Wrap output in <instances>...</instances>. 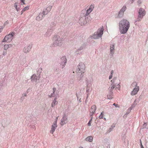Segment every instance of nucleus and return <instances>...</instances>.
Here are the masks:
<instances>
[{
  "label": "nucleus",
  "mask_w": 148,
  "mask_h": 148,
  "mask_svg": "<svg viewBox=\"0 0 148 148\" xmlns=\"http://www.w3.org/2000/svg\"><path fill=\"white\" fill-rule=\"evenodd\" d=\"M119 80L117 79L116 77H114V78L111 80L112 84L108 89L110 92L107 96L108 99H110L113 98V92L112 91L115 87L119 84V83L117 82Z\"/></svg>",
  "instance_id": "1"
},
{
  "label": "nucleus",
  "mask_w": 148,
  "mask_h": 148,
  "mask_svg": "<svg viewBox=\"0 0 148 148\" xmlns=\"http://www.w3.org/2000/svg\"><path fill=\"white\" fill-rule=\"evenodd\" d=\"M119 26L120 32L124 34L126 33L130 27V24L127 20L123 19L120 21Z\"/></svg>",
  "instance_id": "2"
},
{
  "label": "nucleus",
  "mask_w": 148,
  "mask_h": 148,
  "mask_svg": "<svg viewBox=\"0 0 148 148\" xmlns=\"http://www.w3.org/2000/svg\"><path fill=\"white\" fill-rule=\"evenodd\" d=\"M76 73H77L82 74L85 72V65L83 62L79 63L77 65L76 70Z\"/></svg>",
  "instance_id": "3"
},
{
  "label": "nucleus",
  "mask_w": 148,
  "mask_h": 148,
  "mask_svg": "<svg viewBox=\"0 0 148 148\" xmlns=\"http://www.w3.org/2000/svg\"><path fill=\"white\" fill-rule=\"evenodd\" d=\"M62 39L58 36H55L53 38V45L54 47L60 46L61 45Z\"/></svg>",
  "instance_id": "4"
},
{
  "label": "nucleus",
  "mask_w": 148,
  "mask_h": 148,
  "mask_svg": "<svg viewBox=\"0 0 148 148\" xmlns=\"http://www.w3.org/2000/svg\"><path fill=\"white\" fill-rule=\"evenodd\" d=\"M102 35V28L99 29L96 32H95L92 35L90 36L89 39H99L101 38Z\"/></svg>",
  "instance_id": "5"
},
{
  "label": "nucleus",
  "mask_w": 148,
  "mask_h": 148,
  "mask_svg": "<svg viewBox=\"0 0 148 148\" xmlns=\"http://www.w3.org/2000/svg\"><path fill=\"white\" fill-rule=\"evenodd\" d=\"M15 35L14 32H12L11 34L6 35L3 40V42H10L13 39V37Z\"/></svg>",
  "instance_id": "6"
},
{
  "label": "nucleus",
  "mask_w": 148,
  "mask_h": 148,
  "mask_svg": "<svg viewBox=\"0 0 148 148\" xmlns=\"http://www.w3.org/2000/svg\"><path fill=\"white\" fill-rule=\"evenodd\" d=\"M145 14V10L142 8H140L138 12V17L136 21H140Z\"/></svg>",
  "instance_id": "7"
},
{
  "label": "nucleus",
  "mask_w": 148,
  "mask_h": 148,
  "mask_svg": "<svg viewBox=\"0 0 148 148\" xmlns=\"http://www.w3.org/2000/svg\"><path fill=\"white\" fill-rule=\"evenodd\" d=\"M68 122L67 117L66 114H64L61 120L60 124L62 126L66 124Z\"/></svg>",
  "instance_id": "8"
},
{
  "label": "nucleus",
  "mask_w": 148,
  "mask_h": 148,
  "mask_svg": "<svg viewBox=\"0 0 148 148\" xmlns=\"http://www.w3.org/2000/svg\"><path fill=\"white\" fill-rule=\"evenodd\" d=\"M61 61L60 64L62 68H63L66 63L67 59L66 56L62 57L61 59Z\"/></svg>",
  "instance_id": "9"
},
{
  "label": "nucleus",
  "mask_w": 148,
  "mask_h": 148,
  "mask_svg": "<svg viewBox=\"0 0 148 148\" xmlns=\"http://www.w3.org/2000/svg\"><path fill=\"white\" fill-rule=\"evenodd\" d=\"M48 12L47 10L46 11L45 9H44L42 13H40L38 16L36 17V19L38 21H39L41 19L43 16V15H46L48 13Z\"/></svg>",
  "instance_id": "10"
},
{
  "label": "nucleus",
  "mask_w": 148,
  "mask_h": 148,
  "mask_svg": "<svg viewBox=\"0 0 148 148\" xmlns=\"http://www.w3.org/2000/svg\"><path fill=\"white\" fill-rule=\"evenodd\" d=\"M32 47V45H29L25 47L23 49V52L25 53H29Z\"/></svg>",
  "instance_id": "11"
},
{
  "label": "nucleus",
  "mask_w": 148,
  "mask_h": 148,
  "mask_svg": "<svg viewBox=\"0 0 148 148\" xmlns=\"http://www.w3.org/2000/svg\"><path fill=\"white\" fill-rule=\"evenodd\" d=\"M139 87H136L134 88L133 90L131 92V95L133 96L136 95L139 91Z\"/></svg>",
  "instance_id": "12"
},
{
  "label": "nucleus",
  "mask_w": 148,
  "mask_h": 148,
  "mask_svg": "<svg viewBox=\"0 0 148 148\" xmlns=\"http://www.w3.org/2000/svg\"><path fill=\"white\" fill-rule=\"evenodd\" d=\"M96 109V107L95 105H92L90 109V116H92L93 114H94L95 111Z\"/></svg>",
  "instance_id": "13"
},
{
  "label": "nucleus",
  "mask_w": 148,
  "mask_h": 148,
  "mask_svg": "<svg viewBox=\"0 0 148 148\" xmlns=\"http://www.w3.org/2000/svg\"><path fill=\"white\" fill-rule=\"evenodd\" d=\"M39 78L38 75H33L31 77L32 80L33 82H36L37 80Z\"/></svg>",
  "instance_id": "14"
},
{
  "label": "nucleus",
  "mask_w": 148,
  "mask_h": 148,
  "mask_svg": "<svg viewBox=\"0 0 148 148\" xmlns=\"http://www.w3.org/2000/svg\"><path fill=\"white\" fill-rule=\"evenodd\" d=\"M126 9V7L125 6H123L122 8V9L120 10L119 14V17L122 16L124 12L125 11Z\"/></svg>",
  "instance_id": "15"
},
{
  "label": "nucleus",
  "mask_w": 148,
  "mask_h": 148,
  "mask_svg": "<svg viewBox=\"0 0 148 148\" xmlns=\"http://www.w3.org/2000/svg\"><path fill=\"white\" fill-rule=\"evenodd\" d=\"M114 44L111 45L110 46V53L112 55L114 53Z\"/></svg>",
  "instance_id": "16"
},
{
  "label": "nucleus",
  "mask_w": 148,
  "mask_h": 148,
  "mask_svg": "<svg viewBox=\"0 0 148 148\" xmlns=\"http://www.w3.org/2000/svg\"><path fill=\"white\" fill-rule=\"evenodd\" d=\"M85 18H84L83 17H81L79 19V24H80L82 25H84L85 23L84 19Z\"/></svg>",
  "instance_id": "17"
},
{
  "label": "nucleus",
  "mask_w": 148,
  "mask_h": 148,
  "mask_svg": "<svg viewBox=\"0 0 148 148\" xmlns=\"http://www.w3.org/2000/svg\"><path fill=\"white\" fill-rule=\"evenodd\" d=\"M92 139L93 138L91 136H88L85 139V140L86 141H89L90 142H92Z\"/></svg>",
  "instance_id": "18"
},
{
  "label": "nucleus",
  "mask_w": 148,
  "mask_h": 148,
  "mask_svg": "<svg viewBox=\"0 0 148 148\" xmlns=\"http://www.w3.org/2000/svg\"><path fill=\"white\" fill-rule=\"evenodd\" d=\"M90 87V85L89 84H87V88H86V92L88 93L87 96L86 97V99L88 98V95H89V88Z\"/></svg>",
  "instance_id": "19"
},
{
  "label": "nucleus",
  "mask_w": 148,
  "mask_h": 148,
  "mask_svg": "<svg viewBox=\"0 0 148 148\" xmlns=\"http://www.w3.org/2000/svg\"><path fill=\"white\" fill-rule=\"evenodd\" d=\"M136 87H139L137 86V83L136 82H134L132 84L131 86V88H135Z\"/></svg>",
  "instance_id": "20"
},
{
  "label": "nucleus",
  "mask_w": 148,
  "mask_h": 148,
  "mask_svg": "<svg viewBox=\"0 0 148 148\" xmlns=\"http://www.w3.org/2000/svg\"><path fill=\"white\" fill-rule=\"evenodd\" d=\"M51 30H47L45 34V36L46 37L49 36L51 34Z\"/></svg>",
  "instance_id": "21"
},
{
  "label": "nucleus",
  "mask_w": 148,
  "mask_h": 148,
  "mask_svg": "<svg viewBox=\"0 0 148 148\" xmlns=\"http://www.w3.org/2000/svg\"><path fill=\"white\" fill-rule=\"evenodd\" d=\"M56 127L54 126L53 125H52L51 126V130L50 131V133L53 134L55 131Z\"/></svg>",
  "instance_id": "22"
},
{
  "label": "nucleus",
  "mask_w": 148,
  "mask_h": 148,
  "mask_svg": "<svg viewBox=\"0 0 148 148\" xmlns=\"http://www.w3.org/2000/svg\"><path fill=\"white\" fill-rule=\"evenodd\" d=\"M94 8V5L93 4H92L90 6L89 8L88 9L91 12L92 10H93Z\"/></svg>",
  "instance_id": "23"
},
{
  "label": "nucleus",
  "mask_w": 148,
  "mask_h": 148,
  "mask_svg": "<svg viewBox=\"0 0 148 148\" xmlns=\"http://www.w3.org/2000/svg\"><path fill=\"white\" fill-rule=\"evenodd\" d=\"M56 97L54 99V100L51 103V107H53L55 106V104H56Z\"/></svg>",
  "instance_id": "24"
},
{
  "label": "nucleus",
  "mask_w": 148,
  "mask_h": 148,
  "mask_svg": "<svg viewBox=\"0 0 148 148\" xmlns=\"http://www.w3.org/2000/svg\"><path fill=\"white\" fill-rule=\"evenodd\" d=\"M27 96V94L26 93H25L23 94L22 95V97L20 99L22 101H23V100L25 99V97Z\"/></svg>",
  "instance_id": "25"
},
{
  "label": "nucleus",
  "mask_w": 148,
  "mask_h": 148,
  "mask_svg": "<svg viewBox=\"0 0 148 148\" xmlns=\"http://www.w3.org/2000/svg\"><path fill=\"white\" fill-rule=\"evenodd\" d=\"M26 62V58L25 57H24L21 60V64H23L25 63Z\"/></svg>",
  "instance_id": "26"
},
{
  "label": "nucleus",
  "mask_w": 148,
  "mask_h": 148,
  "mask_svg": "<svg viewBox=\"0 0 148 148\" xmlns=\"http://www.w3.org/2000/svg\"><path fill=\"white\" fill-rule=\"evenodd\" d=\"M56 90V88H53V92L52 93H51V95L50 96V97H52L54 96L55 92Z\"/></svg>",
  "instance_id": "27"
},
{
  "label": "nucleus",
  "mask_w": 148,
  "mask_h": 148,
  "mask_svg": "<svg viewBox=\"0 0 148 148\" xmlns=\"http://www.w3.org/2000/svg\"><path fill=\"white\" fill-rule=\"evenodd\" d=\"M52 8V6H49L47 7L46 9H45V10L46 11L47 10L48 12H49L51 10V9Z\"/></svg>",
  "instance_id": "28"
},
{
  "label": "nucleus",
  "mask_w": 148,
  "mask_h": 148,
  "mask_svg": "<svg viewBox=\"0 0 148 148\" xmlns=\"http://www.w3.org/2000/svg\"><path fill=\"white\" fill-rule=\"evenodd\" d=\"M91 12L89 10H87L86 11V14L84 15V16L85 17L87 16Z\"/></svg>",
  "instance_id": "29"
},
{
  "label": "nucleus",
  "mask_w": 148,
  "mask_h": 148,
  "mask_svg": "<svg viewBox=\"0 0 148 148\" xmlns=\"http://www.w3.org/2000/svg\"><path fill=\"white\" fill-rule=\"evenodd\" d=\"M29 6H27L25 7L23 9V10L25 11L27 10H28L29 8Z\"/></svg>",
  "instance_id": "30"
},
{
  "label": "nucleus",
  "mask_w": 148,
  "mask_h": 148,
  "mask_svg": "<svg viewBox=\"0 0 148 148\" xmlns=\"http://www.w3.org/2000/svg\"><path fill=\"white\" fill-rule=\"evenodd\" d=\"M8 48V45H5L4 46V49L5 50H6Z\"/></svg>",
  "instance_id": "31"
},
{
  "label": "nucleus",
  "mask_w": 148,
  "mask_h": 148,
  "mask_svg": "<svg viewBox=\"0 0 148 148\" xmlns=\"http://www.w3.org/2000/svg\"><path fill=\"white\" fill-rule=\"evenodd\" d=\"M8 23H9L8 21H7L5 22V23H4V24H3V26L4 27L5 25L8 24Z\"/></svg>",
  "instance_id": "32"
},
{
  "label": "nucleus",
  "mask_w": 148,
  "mask_h": 148,
  "mask_svg": "<svg viewBox=\"0 0 148 148\" xmlns=\"http://www.w3.org/2000/svg\"><path fill=\"white\" fill-rule=\"evenodd\" d=\"M7 54V51L6 50H5V51H4L3 53V56H5Z\"/></svg>",
  "instance_id": "33"
},
{
  "label": "nucleus",
  "mask_w": 148,
  "mask_h": 148,
  "mask_svg": "<svg viewBox=\"0 0 148 148\" xmlns=\"http://www.w3.org/2000/svg\"><path fill=\"white\" fill-rule=\"evenodd\" d=\"M4 28V27H3L2 26H0V33L2 32V30Z\"/></svg>",
  "instance_id": "34"
},
{
  "label": "nucleus",
  "mask_w": 148,
  "mask_h": 148,
  "mask_svg": "<svg viewBox=\"0 0 148 148\" xmlns=\"http://www.w3.org/2000/svg\"><path fill=\"white\" fill-rule=\"evenodd\" d=\"M53 125L54 126L57 127V122L56 121H55L53 122V125Z\"/></svg>",
  "instance_id": "35"
},
{
  "label": "nucleus",
  "mask_w": 148,
  "mask_h": 148,
  "mask_svg": "<svg viewBox=\"0 0 148 148\" xmlns=\"http://www.w3.org/2000/svg\"><path fill=\"white\" fill-rule=\"evenodd\" d=\"M113 105L115 106L116 107H119V106L117 104H116L115 103H114Z\"/></svg>",
  "instance_id": "36"
},
{
  "label": "nucleus",
  "mask_w": 148,
  "mask_h": 148,
  "mask_svg": "<svg viewBox=\"0 0 148 148\" xmlns=\"http://www.w3.org/2000/svg\"><path fill=\"white\" fill-rule=\"evenodd\" d=\"M17 5H18V3H15L14 4V6L16 9H17V8H17Z\"/></svg>",
  "instance_id": "37"
},
{
  "label": "nucleus",
  "mask_w": 148,
  "mask_h": 148,
  "mask_svg": "<svg viewBox=\"0 0 148 148\" xmlns=\"http://www.w3.org/2000/svg\"><path fill=\"white\" fill-rule=\"evenodd\" d=\"M86 82L87 84H89L90 85V86H91V84H90V81L89 80H87L86 81Z\"/></svg>",
  "instance_id": "38"
},
{
  "label": "nucleus",
  "mask_w": 148,
  "mask_h": 148,
  "mask_svg": "<svg viewBox=\"0 0 148 148\" xmlns=\"http://www.w3.org/2000/svg\"><path fill=\"white\" fill-rule=\"evenodd\" d=\"M55 25V24L54 22L52 23L51 24V26L52 27Z\"/></svg>",
  "instance_id": "39"
},
{
  "label": "nucleus",
  "mask_w": 148,
  "mask_h": 148,
  "mask_svg": "<svg viewBox=\"0 0 148 148\" xmlns=\"http://www.w3.org/2000/svg\"><path fill=\"white\" fill-rule=\"evenodd\" d=\"M92 122L90 121H89L88 123V126H90L91 125V123Z\"/></svg>",
  "instance_id": "40"
},
{
  "label": "nucleus",
  "mask_w": 148,
  "mask_h": 148,
  "mask_svg": "<svg viewBox=\"0 0 148 148\" xmlns=\"http://www.w3.org/2000/svg\"><path fill=\"white\" fill-rule=\"evenodd\" d=\"M99 118L102 119V112L101 113L100 115L99 116Z\"/></svg>",
  "instance_id": "41"
},
{
  "label": "nucleus",
  "mask_w": 148,
  "mask_h": 148,
  "mask_svg": "<svg viewBox=\"0 0 148 148\" xmlns=\"http://www.w3.org/2000/svg\"><path fill=\"white\" fill-rule=\"evenodd\" d=\"M8 45V48L11 47L12 46V45L11 44Z\"/></svg>",
  "instance_id": "42"
},
{
  "label": "nucleus",
  "mask_w": 148,
  "mask_h": 148,
  "mask_svg": "<svg viewBox=\"0 0 148 148\" xmlns=\"http://www.w3.org/2000/svg\"><path fill=\"white\" fill-rule=\"evenodd\" d=\"M113 77L112 75H110L109 77V79H111Z\"/></svg>",
  "instance_id": "43"
},
{
  "label": "nucleus",
  "mask_w": 148,
  "mask_h": 148,
  "mask_svg": "<svg viewBox=\"0 0 148 148\" xmlns=\"http://www.w3.org/2000/svg\"><path fill=\"white\" fill-rule=\"evenodd\" d=\"M24 1H25V0H21V2H23V4H25V3L24 2Z\"/></svg>",
  "instance_id": "44"
},
{
  "label": "nucleus",
  "mask_w": 148,
  "mask_h": 148,
  "mask_svg": "<svg viewBox=\"0 0 148 148\" xmlns=\"http://www.w3.org/2000/svg\"><path fill=\"white\" fill-rule=\"evenodd\" d=\"M90 117L91 118V119H90V120L89 121H90V122H92V116H90Z\"/></svg>",
  "instance_id": "45"
},
{
  "label": "nucleus",
  "mask_w": 148,
  "mask_h": 148,
  "mask_svg": "<svg viewBox=\"0 0 148 148\" xmlns=\"http://www.w3.org/2000/svg\"><path fill=\"white\" fill-rule=\"evenodd\" d=\"M141 1H138V4H139V5H140V4L141 3Z\"/></svg>",
  "instance_id": "46"
},
{
  "label": "nucleus",
  "mask_w": 148,
  "mask_h": 148,
  "mask_svg": "<svg viewBox=\"0 0 148 148\" xmlns=\"http://www.w3.org/2000/svg\"><path fill=\"white\" fill-rule=\"evenodd\" d=\"M58 116L57 117L56 119L55 120V121H56V122H57V120L58 119Z\"/></svg>",
  "instance_id": "47"
},
{
  "label": "nucleus",
  "mask_w": 148,
  "mask_h": 148,
  "mask_svg": "<svg viewBox=\"0 0 148 148\" xmlns=\"http://www.w3.org/2000/svg\"><path fill=\"white\" fill-rule=\"evenodd\" d=\"M141 148H144L143 146V145H142V144L141 142Z\"/></svg>",
  "instance_id": "48"
},
{
  "label": "nucleus",
  "mask_w": 148,
  "mask_h": 148,
  "mask_svg": "<svg viewBox=\"0 0 148 148\" xmlns=\"http://www.w3.org/2000/svg\"><path fill=\"white\" fill-rule=\"evenodd\" d=\"M25 12L23 10L21 11V15L23 13V12Z\"/></svg>",
  "instance_id": "49"
},
{
  "label": "nucleus",
  "mask_w": 148,
  "mask_h": 148,
  "mask_svg": "<svg viewBox=\"0 0 148 148\" xmlns=\"http://www.w3.org/2000/svg\"><path fill=\"white\" fill-rule=\"evenodd\" d=\"M16 9V10L17 11H18L20 9V8H17V9Z\"/></svg>",
  "instance_id": "50"
},
{
  "label": "nucleus",
  "mask_w": 148,
  "mask_h": 148,
  "mask_svg": "<svg viewBox=\"0 0 148 148\" xmlns=\"http://www.w3.org/2000/svg\"><path fill=\"white\" fill-rule=\"evenodd\" d=\"M114 73L113 71H111V74H112Z\"/></svg>",
  "instance_id": "51"
},
{
  "label": "nucleus",
  "mask_w": 148,
  "mask_h": 148,
  "mask_svg": "<svg viewBox=\"0 0 148 148\" xmlns=\"http://www.w3.org/2000/svg\"><path fill=\"white\" fill-rule=\"evenodd\" d=\"M83 76V75H80V77H82Z\"/></svg>",
  "instance_id": "52"
},
{
  "label": "nucleus",
  "mask_w": 148,
  "mask_h": 148,
  "mask_svg": "<svg viewBox=\"0 0 148 148\" xmlns=\"http://www.w3.org/2000/svg\"><path fill=\"white\" fill-rule=\"evenodd\" d=\"M81 99H79V101H80V102H81Z\"/></svg>",
  "instance_id": "53"
},
{
  "label": "nucleus",
  "mask_w": 148,
  "mask_h": 148,
  "mask_svg": "<svg viewBox=\"0 0 148 148\" xmlns=\"http://www.w3.org/2000/svg\"><path fill=\"white\" fill-rule=\"evenodd\" d=\"M76 95H77V99H78V97L77 95V94H76Z\"/></svg>",
  "instance_id": "54"
},
{
  "label": "nucleus",
  "mask_w": 148,
  "mask_h": 148,
  "mask_svg": "<svg viewBox=\"0 0 148 148\" xmlns=\"http://www.w3.org/2000/svg\"><path fill=\"white\" fill-rule=\"evenodd\" d=\"M103 119H104V120H106V119H105V118H104Z\"/></svg>",
  "instance_id": "55"
},
{
  "label": "nucleus",
  "mask_w": 148,
  "mask_h": 148,
  "mask_svg": "<svg viewBox=\"0 0 148 148\" xmlns=\"http://www.w3.org/2000/svg\"><path fill=\"white\" fill-rule=\"evenodd\" d=\"M102 34H103V30H102Z\"/></svg>",
  "instance_id": "56"
},
{
  "label": "nucleus",
  "mask_w": 148,
  "mask_h": 148,
  "mask_svg": "<svg viewBox=\"0 0 148 148\" xmlns=\"http://www.w3.org/2000/svg\"><path fill=\"white\" fill-rule=\"evenodd\" d=\"M75 73L74 72V71H73V73Z\"/></svg>",
  "instance_id": "57"
},
{
  "label": "nucleus",
  "mask_w": 148,
  "mask_h": 148,
  "mask_svg": "<svg viewBox=\"0 0 148 148\" xmlns=\"http://www.w3.org/2000/svg\"><path fill=\"white\" fill-rule=\"evenodd\" d=\"M79 148H83L82 147H80Z\"/></svg>",
  "instance_id": "58"
}]
</instances>
